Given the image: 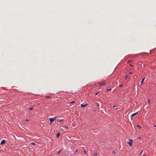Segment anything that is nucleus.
<instances>
[{"label": "nucleus", "instance_id": "nucleus-1", "mask_svg": "<svg viewBox=\"0 0 156 156\" xmlns=\"http://www.w3.org/2000/svg\"><path fill=\"white\" fill-rule=\"evenodd\" d=\"M133 141V140H132V139H130L129 141L128 142V144H129V146L130 147H131L132 145Z\"/></svg>", "mask_w": 156, "mask_h": 156}, {"label": "nucleus", "instance_id": "nucleus-2", "mask_svg": "<svg viewBox=\"0 0 156 156\" xmlns=\"http://www.w3.org/2000/svg\"><path fill=\"white\" fill-rule=\"evenodd\" d=\"M56 119V118L55 117L52 118H50L49 120L51 122V124L52 122H53Z\"/></svg>", "mask_w": 156, "mask_h": 156}, {"label": "nucleus", "instance_id": "nucleus-3", "mask_svg": "<svg viewBox=\"0 0 156 156\" xmlns=\"http://www.w3.org/2000/svg\"><path fill=\"white\" fill-rule=\"evenodd\" d=\"M5 143V140H2L0 144L1 145H2L4 144Z\"/></svg>", "mask_w": 156, "mask_h": 156}, {"label": "nucleus", "instance_id": "nucleus-4", "mask_svg": "<svg viewBox=\"0 0 156 156\" xmlns=\"http://www.w3.org/2000/svg\"><path fill=\"white\" fill-rule=\"evenodd\" d=\"M99 84L101 85H105L106 84V83L104 82H103L102 83H99Z\"/></svg>", "mask_w": 156, "mask_h": 156}, {"label": "nucleus", "instance_id": "nucleus-5", "mask_svg": "<svg viewBox=\"0 0 156 156\" xmlns=\"http://www.w3.org/2000/svg\"><path fill=\"white\" fill-rule=\"evenodd\" d=\"M87 105V104H86L85 105L82 104L81 105V107L82 108H83V107H85V106H86Z\"/></svg>", "mask_w": 156, "mask_h": 156}, {"label": "nucleus", "instance_id": "nucleus-6", "mask_svg": "<svg viewBox=\"0 0 156 156\" xmlns=\"http://www.w3.org/2000/svg\"><path fill=\"white\" fill-rule=\"evenodd\" d=\"M138 113V112H136V113H134L132 115V117H133L134 116H135V115H136V114H137Z\"/></svg>", "mask_w": 156, "mask_h": 156}, {"label": "nucleus", "instance_id": "nucleus-7", "mask_svg": "<svg viewBox=\"0 0 156 156\" xmlns=\"http://www.w3.org/2000/svg\"><path fill=\"white\" fill-rule=\"evenodd\" d=\"M60 133H58L57 134V135H56V137H58L59 136H60Z\"/></svg>", "mask_w": 156, "mask_h": 156}, {"label": "nucleus", "instance_id": "nucleus-8", "mask_svg": "<svg viewBox=\"0 0 156 156\" xmlns=\"http://www.w3.org/2000/svg\"><path fill=\"white\" fill-rule=\"evenodd\" d=\"M144 79H145V78H143L142 79V80L140 82H141L142 84V83H143V82H144Z\"/></svg>", "mask_w": 156, "mask_h": 156}, {"label": "nucleus", "instance_id": "nucleus-9", "mask_svg": "<svg viewBox=\"0 0 156 156\" xmlns=\"http://www.w3.org/2000/svg\"><path fill=\"white\" fill-rule=\"evenodd\" d=\"M129 76L128 75H127L126 77V80L128 78H129Z\"/></svg>", "mask_w": 156, "mask_h": 156}, {"label": "nucleus", "instance_id": "nucleus-10", "mask_svg": "<svg viewBox=\"0 0 156 156\" xmlns=\"http://www.w3.org/2000/svg\"><path fill=\"white\" fill-rule=\"evenodd\" d=\"M31 144L32 145H35V143H34V142H32V143H31Z\"/></svg>", "mask_w": 156, "mask_h": 156}, {"label": "nucleus", "instance_id": "nucleus-11", "mask_svg": "<svg viewBox=\"0 0 156 156\" xmlns=\"http://www.w3.org/2000/svg\"><path fill=\"white\" fill-rule=\"evenodd\" d=\"M62 151V150H61L60 151H59L58 153L57 154V155H58Z\"/></svg>", "mask_w": 156, "mask_h": 156}, {"label": "nucleus", "instance_id": "nucleus-12", "mask_svg": "<svg viewBox=\"0 0 156 156\" xmlns=\"http://www.w3.org/2000/svg\"><path fill=\"white\" fill-rule=\"evenodd\" d=\"M111 89H111V88L107 89H106V91H109V90H111Z\"/></svg>", "mask_w": 156, "mask_h": 156}, {"label": "nucleus", "instance_id": "nucleus-13", "mask_svg": "<svg viewBox=\"0 0 156 156\" xmlns=\"http://www.w3.org/2000/svg\"><path fill=\"white\" fill-rule=\"evenodd\" d=\"M63 121V119H62L59 120L58 121L59 122H62Z\"/></svg>", "mask_w": 156, "mask_h": 156}, {"label": "nucleus", "instance_id": "nucleus-14", "mask_svg": "<svg viewBox=\"0 0 156 156\" xmlns=\"http://www.w3.org/2000/svg\"><path fill=\"white\" fill-rule=\"evenodd\" d=\"M97 106L98 107H99V104L98 103H97Z\"/></svg>", "mask_w": 156, "mask_h": 156}, {"label": "nucleus", "instance_id": "nucleus-15", "mask_svg": "<svg viewBox=\"0 0 156 156\" xmlns=\"http://www.w3.org/2000/svg\"><path fill=\"white\" fill-rule=\"evenodd\" d=\"M33 109V108H29V110H32Z\"/></svg>", "mask_w": 156, "mask_h": 156}, {"label": "nucleus", "instance_id": "nucleus-16", "mask_svg": "<svg viewBox=\"0 0 156 156\" xmlns=\"http://www.w3.org/2000/svg\"><path fill=\"white\" fill-rule=\"evenodd\" d=\"M45 97L46 98H50V97H49V96H45Z\"/></svg>", "mask_w": 156, "mask_h": 156}, {"label": "nucleus", "instance_id": "nucleus-17", "mask_svg": "<svg viewBox=\"0 0 156 156\" xmlns=\"http://www.w3.org/2000/svg\"><path fill=\"white\" fill-rule=\"evenodd\" d=\"M113 153L115 154V151L114 150L113 151Z\"/></svg>", "mask_w": 156, "mask_h": 156}, {"label": "nucleus", "instance_id": "nucleus-18", "mask_svg": "<svg viewBox=\"0 0 156 156\" xmlns=\"http://www.w3.org/2000/svg\"><path fill=\"white\" fill-rule=\"evenodd\" d=\"M84 153L85 154H86V151L85 150H84Z\"/></svg>", "mask_w": 156, "mask_h": 156}, {"label": "nucleus", "instance_id": "nucleus-19", "mask_svg": "<svg viewBox=\"0 0 156 156\" xmlns=\"http://www.w3.org/2000/svg\"><path fill=\"white\" fill-rule=\"evenodd\" d=\"M137 126L138 127H139V128H141V127L140 126H138V125H137Z\"/></svg>", "mask_w": 156, "mask_h": 156}, {"label": "nucleus", "instance_id": "nucleus-20", "mask_svg": "<svg viewBox=\"0 0 156 156\" xmlns=\"http://www.w3.org/2000/svg\"><path fill=\"white\" fill-rule=\"evenodd\" d=\"M94 155H97V153H95V154H94Z\"/></svg>", "mask_w": 156, "mask_h": 156}, {"label": "nucleus", "instance_id": "nucleus-21", "mask_svg": "<svg viewBox=\"0 0 156 156\" xmlns=\"http://www.w3.org/2000/svg\"><path fill=\"white\" fill-rule=\"evenodd\" d=\"M143 151H142L141 152V153L140 154V155H141L143 152Z\"/></svg>", "mask_w": 156, "mask_h": 156}, {"label": "nucleus", "instance_id": "nucleus-22", "mask_svg": "<svg viewBox=\"0 0 156 156\" xmlns=\"http://www.w3.org/2000/svg\"><path fill=\"white\" fill-rule=\"evenodd\" d=\"M148 102L150 103V101L149 99H148Z\"/></svg>", "mask_w": 156, "mask_h": 156}, {"label": "nucleus", "instance_id": "nucleus-23", "mask_svg": "<svg viewBox=\"0 0 156 156\" xmlns=\"http://www.w3.org/2000/svg\"><path fill=\"white\" fill-rule=\"evenodd\" d=\"M131 61V60L128 61V63H129Z\"/></svg>", "mask_w": 156, "mask_h": 156}, {"label": "nucleus", "instance_id": "nucleus-24", "mask_svg": "<svg viewBox=\"0 0 156 156\" xmlns=\"http://www.w3.org/2000/svg\"><path fill=\"white\" fill-rule=\"evenodd\" d=\"M116 107V106L114 105V106H113V108H115V107Z\"/></svg>", "mask_w": 156, "mask_h": 156}, {"label": "nucleus", "instance_id": "nucleus-25", "mask_svg": "<svg viewBox=\"0 0 156 156\" xmlns=\"http://www.w3.org/2000/svg\"><path fill=\"white\" fill-rule=\"evenodd\" d=\"M26 121H29V119H26Z\"/></svg>", "mask_w": 156, "mask_h": 156}, {"label": "nucleus", "instance_id": "nucleus-26", "mask_svg": "<svg viewBox=\"0 0 156 156\" xmlns=\"http://www.w3.org/2000/svg\"><path fill=\"white\" fill-rule=\"evenodd\" d=\"M130 65L132 66H133V65L132 64H130Z\"/></svg>", "mask_w": 156, "mask_h": 156}, {"label": "nucleus", "instance_id": "nucleus-27", "mask_svg": "<svg viewBox=\"0 0 156 156\" xmlns=\"http://www.w3.org/2000/svg\"><path fill=\"white\" fill-rule=\"evenodd\" d=\"M132 72H129V73L130 74H132Z\"/></svg>", "mask_w": 156, "mask_h": 156}, {"label": "nucleus", "instance_id": "nucleus-28", "mask_svg": "<svg viewBox=\"0 0 156 156\" xmlns=\"http://www.w3.org/2000/svg\"><path fill=\"white\" fill-rule=\"evenodd\" d=\"M74 102H75V101H73V102H72L71 103H74Z\"/></svg>", "mask_w": 156, "mask_h": 156}, {"label": "nucleus", "instance_id": "nucleus-29", "mask_svg": "<svg viewBox=\"0 0 156 156\" xmlns=\"http://www.w3.org/2000/svg\"><path fill=\"white\" fill-rule=\"evenodd\" d=\"M154 127H156V125H154Z\"/></svg>", "mask_w": 156, "mask_h": 156}, {"label": "nucleus", "instance_id": "nucleus-30", "mask_svg": "<svg viewBox=\"0 0 156 156\" xmlns=\"http://www.w3.org/2000/svg\"><path fill=\"white\" fill-rule=\"evenodd\" d=\"M98 94V93H97L95 94V95H97Z\"/></svg>", "mask_w": 156, "mask_h": 156}, {"label": "nucleus", "instance_id": "nucleus-31", "mask_svg": "<svg viewBox=\"0 0 156 156\" xmlns=\"http://www.w3.org/2000/svg\"><path fill=\"white\" fill-rule=\"evenodd\" d=\"M77 151H77H77H76L75 152V153H76L77 152Z\"/></svg>", "mask_w": 156, "mask_h": 156}, {"label": "nucleus", "instance_id": "nucleus-32", "mask_svg": "<svg viewBox=\"0 0 156 156\" xmlns=\"http://www.w3.org/2000/svg\"><path fill=\"white\" fill-rule=\"evenodd\" d=\"M122 85H120V87H122Z\"/></svg>", "mask_w": 156, "mask_h": 156}, {"label": "nucleus", "instance_id": "nucleus-33", "mask_svg": "<svg viewBox=\"0 0 156 156\" xmlns=\"http://www.w3.org/2000/svg\"><path fill=\"white\" fill-rule=\"evenodd\" d=\"M65 127L66 128H67H67H67V127H66V126H65Z\"/></svg>", "mask_w": 156, "mask_h": 156}, {"label": "nucleus", "instance_id": "nucleus-34", "mask_svg": "<svg viewBox=\"0 0 156 156\" xmlns=\"http://www.w3.org/2000/svg\"><path fill=\"white\" fill-rule=\"evenodd\" d=\"M143 156H145V155H144Z\"/></svg>", "mask_w": 156, "mask_h": 156}]
</instances>
